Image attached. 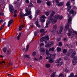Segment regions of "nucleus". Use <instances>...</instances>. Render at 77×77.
Masks as SVG:
<instances>
[{"label":"nucleus","mask_w":77,"mask_h":77,"mask_svg":"<svg viewBox=\"0 0 77 77\" xmlns=\"http://www.w3.org/2000/svg\"><path fill=\"white\" fill-rule=\"evenodd\" d=\"M10 53H11V51H10V50H8L7 51V54H9Z\"/></svg>","instance_id":"48"},{"label":"nucleus","mask_w":77,"mask_h":77,"mask_svg":"<svg viewBox=\"0 0 77 77\" xmlns=\"http://www.w3.org/2000/svg\"><path fill=\"white\" fill-rule=\"evenodd\" d=\"M49 51H54V48H50L49 50Z\"/></svg>","instance_id":"23"},{"label":"nucleus","mask_w":77,"mask_h":77,"mask_svg":"<svg viewBox=\"0 0 77 77\" xmlns=\"http://www.w3.org/2000/svg\"><path fill=\"white\" fill-rule=\"evenodd\" d=\"M25 11H26V12H27V13H25V14H27V13H28V12H30L31 13H30V15H31V14H32V13H31V11H28V9H26V10H25Z\"/></svg>","instance_id":"40"},{"label":"nucleus","mask_w":77,"mask_h":77,"mask_svg":"<svg viewBox=\"0 0 77 77\" xmlns=\"http://www.w3.org/2000/svg\"><path fill=\"white\" fill-rule=\"evenodd\" d=\"M44 43H41L39 45L40 47H42V46H44Z\"/></svg>","instance_id":"49"},{"label":"nucleus","mask_w":77,"mask_h":77,"mask_svg":"<svg viewBox=\"0 0 77 77\" xmlns=\"http://www.w3.org/2000/svg\"><path fill=\"white\" fill-rule=\"evenodd\" d=\"M46 18V17H45V15H43L42 16L40 17V18H42L40 20L41 22H42V23H44V22H45V19H44V18Z\"/></svg>","instance_id":"6"},{"label":"nucleus","mask_w":77,"mask_h":77,"mask_svg":"<svg viewBox=\"0 0 77 77\" xmlns=\"http://www.w3.org/2000/svg\"><path fill=\"white\" fill-rule=\"evenodd\" d=\"M35 24L37 26V27H38V28H41V26H40L38 24V21H36L35 23Z\"/></svg>","instance_id":"12"},{"label":"nucleus","mask_w":77,"mask_h":77,"mask_svg":"<svg viewBox=\"0 0 77 77\" xmlns=\"http://www.w3.org/2000/svg\"><path fill=\"white\" fill-rule=\"evenodd\" d=\"M62 30H63V27H62V26H61L60 27V31H58L57 32V34H58V35H59V34H60L61 32H62Z\"/></svg>","instance_id":"10"},{"label":"nucleus","mask_w":77,"mask_h":77,"mask_svg":"<svg viewBox=\"0 0 77 77\" xmlns=\"http://www.w3.org/2000/svg\"><path fill=\"white\" fill-rule=\"evenodd\" d=\"M3 21V20L2 19H1L0 20V24H1V23Z\"/></svg>","instance_id":"60"},{"label":"nucleus","mask_w":77,"mask_h":77,"mask_svg":"<svg viewBox=\"0 0 77 77\" xmlns=\"http://www.w3.org/2000/svg\"><path fill=\"white\" fill-rule=\"evenodd\" d=\"M68 31L69 32V33H72V32H74V31L73 30V29H69Z\"/></svg>","instance_id":"26"},{"label":"nucleus","mask_w":77,"mask_h":77,"mask_svg":"<svg viewBox=\"0 0 77 77\" xmlns=\"http://www.w3.org/2000/svg\"><path fill=\"white\" fill-rule=\"evenodd\" d=\"M3 51L4 53H5V52H6V51H7V49L5 48H4L3 49Z\"/></svg>","instance_id":"34"},{"label":"nucleus","mask_w":77,"mask_h":77,"mask_svg":"<svg viewBox=\"0 0 77 77\" xmlns=\"http://www.w3.org/2000/svg\"><path fill=\"white\" fill-rule=\"evenodd\" d=\"M49 62L50 63H53L54 62V61L53 60V59L51 58H50L49 59Z\"/></svg>","instance_id":"29"},{"label":"nucleus","mask_w":77,"mask_h":77,"mask_svg":"<svg viewBox=\"0 0 77 77\" xmlns=\"http://www.w3.org/2000/svg\"><path fill=\"white\" fill-rule=\"evenodd\" d=\"M72 52H73V50H72L71 49L69 50L68 53L66 54V56H69Z\"/></svg>","instance_id":"9"},{"label":"nucleus","mask_w":77,"mask_h":77,"mask_svg":"<svg viewBox=\"0 0 77 77\" xmlns=\"http://www.w3.org/2000/svg\"><path fill=\"white\" fill-rule=\"evenodd\" d=\"M25 2L27 4L29 3V0H26Z\"/></svg>","instance_id":"51"},{"label":"nucleus","mask_w":77,"mask_h":77,"mask_svg":"<svg viewBox=\"0 0 77 77\" xmlns=\"http://www.w3.org/2000/svg\"><path fill=\"white\" fill-rule=\"evenodd\" d=\"M59 15H56L54 17V20H53V19L51 17H49V19L52 22L53 24H54V23H56V21H57V19L59 18Z\"/></svg>","instance_id":"2"},{"label":"nucleus","mask_w":77,"mask_h":77,"mask_svg":"<svg viewBox=\"0 0 77 77\" xmlns=\"http://www.w3.org/2000/svg\"><path fill=\"white\" fill-rule=\"evenodd\" d=\"M68 77H77V75L74 76V73H72Z\"/></svg>","instance_id":"16"},{"label":"nucleus","mask_w":77,"mask_h":77,"mask_svg":"<svg viewBox=\"0 0 77 77\" xmlns=\"http://www.w3.org/2000/svg\"><path fill=\"white\" fill-rule=\"evenodd\" d=\"M12 64H13V63H12L10 62V63H9V64H10V65H12Z\"/></svg>","instance_id":"62"},{"label":"nucleus","mask_w":77,"mask_h":77,"mask_svg":"<svg viewBox=\"0 0 77 77\" xmlns=\"http://www.w3.org/2000/svg\"><path fill=\"white\" fill-rule=\"evenodd\" d=\"M29 7H33V5L32 3H30L29 5Z\"/></svg>","instance_id":"45"},{"label":"nucleus","mask_w":77,"mask_h":77,"mask_svg":"<svg viewBox=\"0 0 77 77\" xmlns=\"http://www.w3.org/2000/svg\"><path fill=\"white\" fill-rule=\"evenodd\" d=\"M29 45H27L26 47V51H27V50H28V49H29Z\"/></svg>","instance_id":"37"},{"label":"nucleus","mask_w":77,"mask_h":77,"mask_svg":"<svg viewBox=\"0 0 77 77\" xmlns=\"http://www.w3.org/2000/svg\"><path fill=\"white\" fill-rule=\"evenodd\" d=\"M50 23V21L49 20H48L47 23H46V26L45 27V28H47L48 26V24Z\"/></svg>","instance_id":"13"},{"label":"nucleus","mask_w":77,"mask_h":77,"mask_svg":"<svg viewBox=\"0 0 77 77\" xmlns=\"http://www.w3.org/2000/svg\"><path fill=\"white\" fill-rule=\"evenodd\" d=\"M40 12V11L39 10H37L35 12V18H36L37 17V15L39 14V13Z\"/></svg>","instance_id":"8"},{"label":"nucleus","mask_w":77,"mask_h":77,"mask_svg":"<svg viewBox=\"0 0 77 77\" xmlns=\"http://www.w3.org/2000/svg\"><path fill=\"white\" fill-rule=\"evenodd\" d=\"M70 3V1H68L66 4V5L67 6H70V4H69Z\"/></svg>","instance_id":"36"},{"label":"nucleus","mask_w":77,"mask_h":77,"mask_svg":"<svg viewBox=\"0 0 77 77\" xmlns=\"http://www.w3.org/2000/svg\"><path fill=\"white\" fill-rule=\"evenodd\" d=\"M21 33L20 32L19 34V35L17 37V40H19V39H20V36H21Z\"/></svg>","instance_id":"19"},{"label":"nucleus","mask_w":77,"mask_h":77,"mask_svg":"<svg viewBox=\"0 0 77 77\" xmlns=\"http://www.w3.org/2000/svg\"><path fill=\"white\" fill-rule=\"evenodd\" d=\"M67 8L68 9V11L69 12V10L71 9V6L70 5L67 6Z\"/></svg>","instance_id":"30"},{"label":"nucleus","mask_w":77,"mask_h":77,"mask_svg":"<svg viewBox=\"0 0 77 77\" xmlns=\"http://www.w3.org/2000/svg\"><path fill=\"white\" fill-rule=\"evenodd\" d=\"M55 74L56 72H53V74L51 75V77H54Z\"/></svg>","instance_id":"33"},{"label":"nucleus","mask_w":77,"mask_h":77,"mask_svg":"<svg viewBox=\"0 0 77 77\" xmlns=\"http://www.w3.org/2000/svg\"><path fill=\"white\" fill-rule=\"evenodd\" d=\"M71 17H69V19L68 20V23H71Z\"/></svg>","instance_id":"27"},{"label":"nucleus","mask_w":77,"mask_h":77,"mask_svg":"<svg viewBox=\"0 0 77 77\" xmlns=\"http://www.w3.org/2000/svg\"><path fill=\"white\" fill-rule=\"evenodd\" d=\"M62 62H60L59 64H57V66H60L62 65Z\"/></svg>","instance_id":"42"},{"label":"nucleus","mask_w":77,"mask_h":77,"mask_svg":"<svg viewBox=\"0 0 77 77\" xmlns=\"http://www.w3.org/2000/svg\"><path fill=\"white\" fill-rule=\"evenodd\" d=\"M45 66L46 68H50V64H46Z\"/></svg>","instance_id":"31"},{"label":"nucleus","mask_w":77,"mask_h":77,"mask_svg":"<svg viewBox=\"0 0 77 77\" xmlns=\"http://www.w3.org/2000/svg\"><path fill=\"white\" fill-rule=\"evenodd\" d=\"M53 56V55H52V54H49L48 55V57H51Z\"/></svg>","instance_id":"39"},{"label":"nucleus","mask_w":77,"mask_h":77,"mask_svg":"<svg viewBox=\"0 0 77 77\" xmlns=\"http://www.w3.org/2000/svg\"><path fill=\"white\" fill-rule=\"evenodd\" d=\"M59 46H61V45H62V43L61 42H59Z\"/></svg>","instance_id":"55"},{"label":"nucleus","mask_w":77,"mask_h":77,"mask_svg":"<svg viewBox=\"0 0 77 77\" xmlns=\"http://www.w3.org/2000/svg\"><path fill=\"white\" fill-rule=\"evenodd\" d=\"M37 2L38 3H41V1L40 0H37Z\"/></svg>","instance_id":"50"},{"label":"nucleus","mask_w":77,"mask_h":77,"mask_svg":"<svg viewBox=\"0 0 77 77\" xmlns=\"http://www.w3.org/2000/svg\"><path fill=\"white\" fill-rule=\"evenodd\" d=\"M49 44L50 45H53V44H54V42L53 41H51L49 42Z\"/></svg>","instance_id":"41"},{"label":"nucleus","mask_w":77,"mask_h":77,"mask_svg":"<svg viewBox=\"0 0 77 77\" xmlns=\"http://www.w3.org/2000/svg\"><path fill=\"white\" fill-rule=\"evenodd\" d=\"M48 53H49L48 51H46V55H48V54H48Z\"/></svg>","instance_id":"56"},{"label":"nucleus","mask_w":77,"mask_h":77,"mask_svg":"<svg viewBox=\"0 0 77 77\" xmlns=\"http://www.w3.org/2000/svg\"><path fill=\"white\" fill-rule=\"evenodd\" d=\"M73 8L74 9H77V7L75 6L73 7Z\"/></svg>","instance_id":"63"},{"label":"nucleus","mask_w":77,"mask_h":77,"mask_svg":"<svg viewBox=\"0 0 77 77\" xmlns=\"http://www.w3.org/2000/svg\"><path fill=\"white\" fill-rule=\"evenodd\" d=\"M29 17L30 19H32V15L29 16Z\"/></svg>","instance_id":"57"},{"label":"nucleus","mask_w":77,"mask_h":77,"mask_svg":"<svg viewBox=\"0 0 77 77\" xmlns=\"http://www.w3.org/2000/svg\"><path fill=\"white\" fill-rule=\"evenodd\" d=\"M24 25H22L20 27H19V30H21L22 29H23V27Z\"/></svg>","instance_id":"22"},{"label":"nucleus","mask_w":77,"mask_h":77,"mask_svg":"<svg viewBox=\"0 0 77 77\" xmlns=\"http://www.w3.org/2000/svg\"><path fill=\"white\" fill-rule=\"evenodd\" d=\"M73 33H75V34H77V32L76 31H73Z\"/></svg>","instance_id":"64"},{"label":"nucleus","mask_w":77,"mask_h":77,"mask_svg":"<svg viewBox=\"0 0 77 77\" xmlns=\"http://www.w3.org/2000/svg\"><path fill=\"white\" fill-rule=\"evenodd\" d=\"M13 22V20H10L8 22V27H10V26H11V24Z\"/></svg>","instance_id":"11"},{"label":"nucleus","mask_w":77,"mask_h":77,"mask_svg":"<svg viewBox=\"0 0 77 77\" xmlns=\"http://www.w3.org/2000/svg\"><path fill=\"white\" fill-rule=\"evenodd\" d=\"M55 2H56V3H57V4H58V3H59V0H56Z\"/></svg>","instance_id":"53"},{"label":"nucleus","mask_w":77,"mask_h":77,"mask_svg":"<svg viewBox=\"0 0 77 77\" xmlns=\"http://www.w3.org/2000/svg\"><path fill=\"white\" fill-rule=\"evenodd\" d=\"M39 50L42 53H44L45 51V49L42 48H40Z\"/></svg>","instance_id":"15"},{"label":"nucleus","mask_w":77,"mask_h":77,"mask_svg":"<svg viewBox=\"0 0 77 77\" xmlns=\"http://www.w3.org/2000/svg\"><path fill=\"white\" fill-rule=\"evenodd\" d=\"M17 14H14V17H17Z\"/></svg>","instance_id":"58"},{"label":"nucleus","mask_w":77,"mask_h":77,"mask_svg":"<svg viewBox=\"0 0 77 77\" xmlns=\"http://www.w3.org/2000/svg\"><path fill=\"white\" fill-rule=\"evenodd\" d=\"M40 60H41V59H42V56H40Z\"/></svg>","instance_id":"59"},{"label":"nucleus","mask_w":77,"mask_h":77,"mask_svg":"<svg viewBox=\"0 0 77 77\" xmlns=\"http://www.w3.org/2000/svg\"><path fill=\"white\" fill-rule=\"evenodd\" d=\"M71 33H67V35L68 36H71Z\"/></svg>","instance_id":"54"},{"label":"nucleus","mask_w":77,"mask_h":77,"mask_svg":"<svg viewBox=\"0 0 77 77\" xmlns=\"http://www.w3.org/2000/svg\"><path fill=\"white\" fill-rule=\"evenodd\" d=\"M33 56H35L36 54V53L35 52H34L32 54Z\"/></svg>","instance_id":"43"},{"label":"nucleus","mask_w":77,"mask_h":77,"mask_svg":"<svg viewBox=\"0 0 77 77\" xmlns=\"http://www.w3.org/2000/svg\"><path fill=\"white\" fill-rule=\"evenodd\" d=\"M45 13L46 15H47V16H48L49 14H50V12H45Z\"/></svg>","instance_id":"32"},{"label":"nucleus","mask_w":77,"mask_h":77,"mask_svg":"<svg viewBox=\"0 0 77 77\" xmlns=\"http://www.w3.org/2000/svg\"><path fill=\"white\" fill-rule=\"evenodd\" d=\"M63 5H64V2H62L58 4V6H63Z\"/></svg>","instance_id":"18"},{"label":"nucleus","mask_w":77,"mask_h":77,"mask_svg":"<svg viewBox=\"0 0 77 77\" xmlns=\"http://www.w3.org/2000/svg\"><path fill=\"white\" fill-rule=\"evenodd\" d=\"M62 76H63V74H62V73H60L59 74L58 77H62Z\"/></svg>","instance_id":"52"},{"label":"nucleus","mask_w":77,"mask_h":77,"mask_svg":"<svg viewBox=\"0 0 77 77\" xmlns=\"http://www.w3.org/2000/svg\"><path fill=\"white\" fill-rule=\"evenodd\" d=\"M63 18V16H59V19L60 20H61V19H62Z\"/></svg>","instance_id":"46"},{"label":"nucleus","mask_w":77,"mask_h":77,"mask_svg":"<svg viewBox=\"0 0 77 77\" xmlns=\"http://www.w3.org/2000/svg\"><path fill=\"white\" fill-rule=\"evenodd\" d=\"M75 52L74 51L73 53L71 56V57L72 58H74L72 61V63L74 65H75L77 62V57H75Z\"/></svg>","instance_id":"1"},{"label":"nucleus","mask_w":77,"mask_h":77,"mask_svg":"<svg viewBox=\"0 0 77 77\" xmlns=\"http://www.w3.org/2000/svg\"><path fill=\"white\" fill-rule=\"evenodd\" d=\"M75 13V11L72 9L70 10L69 11V14H74Z\"/></svg>","instance_id":"14"},{"label":"nucleus","mask_w":77,"mask_h":77,"mask_svg":"<svg viewBox=\"0 0 77 77\" xmlns=\"http://www.w3.org/2000/svg\"><path fill=\"white\" fill-rule=\"evenodd\" d=\"M30 11H29L27 13V14H24L23 13H21L20 14V16L21 17H26V16H28V15H30L31 14Z\"/></svg>","instance_id":"5"},{"label":"nucleus","mask_w":77,"mask_h":77,"mask_svg":"<svg viewBox=\"0 0 77 77\" xmlns=\"http://www.w3.org/2000/svg\"><path fill=\"white\" fill-rule=\"evenodd\" d=\"M40 33H43L42 34V35L43 36L45 35V33H47V31H45L44 29H42L40 31Z\"/></svg>","instance_id":"7"},{"label":"nucleus","mask_w":77,"mask_h":77,"mask_svg":"<svg viewBox=\"0 0 77 77\" xmlns=\"http://www.w3.org/2000/svg\"><path fill=\"white\" fill-rule=\"evenodd\" d=\"M34 35L35 36H36V35H37V33H36V32H34Z\"/></svg>","instance_id":"61"},{"label":"nucleus","mask_w":77,"mask_h":77,"mask_svg":"<svg viewBox=\"0 0 77 77\" xmlns=\"http://www.w3.org/2000/svg\"><path fill=\"white\" fill-rule=\"evenodd\" d=\"M5 25H6V22H4L3 25L0 28V30H2L3 29V27L5 26Z\"/></svg>","instance_id":"17"},{"label":"nucleus","mask_w":77,"mask_h":77,"mask_svg":"<svg viewBox=\"0 0 77 77\" xmlns=\"http://www.w3.org/2000/svg\"><path fill=\"white\" fill-rule=\"evenodd\" d=\"M47 5L48 6H50L51 5V3L50 2H48L46 3Z\"/></svg>","instance_id":"20"},{"label":"nucleus","mask_w":77,"mask_h":77,"mask_svg":"<svg viewBox=\"0 0 77 77\" xmlns=\"http://www.w3.org/2000/svg\"><path fill=\"white\" fill-rule=\"evenodd\" d=\"M67 26H65V28L66 29H69V25H68V24H67Z\"/></svg>","instance_id":"35"},{"label":"nucleus","mask_w":77,"mask_h":77,"mask_svg":"<svg viewBox=\"0 0 77 77\" xmlns=\"http://www.w3.org/2000/svg\"><path fill=\"white\" fill-rule=\"evenodd\" d=\"M9 9L10 12H11L12 14H13L14 12V14H16L17 12V10H15L14 11V9L13 8V6L11 5H10Z\"/></svg>","instance_id":"4"},{"label":"nucleus","mask_w":77,"mask_h":77,"mask_svg":"<svg viewBox=\"0 0 77 77\" xmlns=\"http://www.w3.org/2000/svg\"><path fill=\"white\" fill-rule=\"evenodd\" d=\"M67 52V50H66V49H64L63 50V53L64 54L65 53H66Z\"/></svg>","instance_id":"38"},{"label":"nucleus","mask_w":77,"mask_h":77,"mask_svg":"<svg viewBox=\"0 0 77 77\" xmlns=\"http://www.w3.org/2000/svg\"><path fill=\"white\" fill-rule=\"evenodd\" d=\"M61 60H62V59L61 58H60V59H59V60H57L56 61V63H59V62H60V61Z\"/></svg>","instance_id":"24"},{"label":"nucleus","mask_w":77,"mask_h":77,"mask_svg":"<svg viewBox=\"0 0 77 77\" xmlns=\"http://www.w3.org/2000/svg\"><path fill=\"white\" fill-rule=\"evenodd\" d=\"M0 16H4V14L3 12H0Z\"/></svg>","instance_id":"47"},{"label":"nucleus","mask_w":77,"mask_h":77,"mask_svg":"<svg viewBox=\"0 0 77 77\" xmlns=\"http://www.w3.org/2000/svg\"><path fill=\"white\" fill-rule=\"evenodd\" d=\"M53 28L54 29H56L57 28V25H54L53 26Z\"/></svg>","instance_id":"44"},{"label":"nucleus","mask_w":77,"mask_h":77,"mask_svg":"<svg viewBox=\"0 0 77 77\" xmlns=\"http://www.w3.org/2000/svg\"><path fill=\"white\" fill-rule=\"evenodd\" d=\"M24 57H26V58H28V59H30V56H29V55H24Z\"/></svg>","instance_id":"21"},{"label":"nucleus","mask_w":77,"mask_h":77,"mask_svg":"<svg viewBox=\"0 0 77 77\" xmlns=\"http://www.w3.org/2000/svg\"><path fill=\"white\" fill-rule=\"evenodd\" d=\"M57 52H60V51H61V49L59 47H57Z\"/></svg>","instance_id":"28"},{"label":"nucleus","mask_w":77,"mask_h":77,"mask_svg":"<svg viewBox=\"0 0 77 77\" xmlns=\"http://www.w3.org/2000/svg\"><path fill=\"white\" fill-rule=\"evenodd\" d=\"M55 14V12L54 11H53L51 14L50 15V17H53V15H54Z\"/></svg>","instance_id":"25"},{"label":"nucleus","mask_w":77,"mask_h":77,"mask_svg":"<svg viewBox=\"0 0 77 77\" xmlns=\"http://www.w3.org/2000/svg\"><path fill=\"white\" fill-rule=\"evenodd\" d=\"M49 40V37L48 35H47L45 37L41 38L40 39V42H43L45 41V44L47 43V42L46 41H48Z\"/></svg>","instance_id":"3"}]
</instances>
